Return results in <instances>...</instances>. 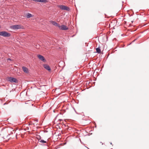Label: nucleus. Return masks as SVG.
<instances>
[{"mask_svg":"<svg viewBox=\"0 0 149 149\" xmlns=\"http://www.w3.org/2000/svg\"><path fill=\"white\" fill-rule=\"evenodd\" d=\"M0 36L4 37H9L10 36L11 34L5 31H0Z\"/></svg>","mask_w":149,"mask_h":149,"instance_id":"obj_1","label":"nucleus"},{"mask_svg":"<svg viewBox=\"0 0 149 149\" xmlns=\"http://www.w3.org/2000/svg\"><path fill=\"white\" fill-rule=\"evenodd\" d=\"M7 80L10 82L12 83H17L18 81L17 79L12 77H8L7 78Z\"/></svg>","mask_w":149,"mask_h":149,"instance_id":"obj_2","label":"nucleus"},{"mask_svg":"<svg viewBox=\"0 0 149 149\" xmlns=\"http://www.w3.org/2000/svg\"><path fill=\"white\" fill-rule=\"evenodd\" d=\"M59 8L62 10L69 11L70 9L69 7L64 5H60L59 6Z\"/></svg>","mask_w":149,"mask_h":149,"instance_id":"obj_3","label":"nucleus"},{"mask_svg":"<svg viewBox=\"0 0 149 149\" xmlns=\"http://www.w3.org/2000/svg\"><path fill=\"white\" fill-rule=\"evenodd\" d=\"M11 27L13 29H21L22 26L20 25H15L12 26Z\"/></svg>","mask_w":149,"mask_h":149,"instance_id":"obj_4","label":"nucleus"},{"mask_svg":"<svg viewBox=\"0 0 149 149\" xmlns=\"http://www.w3.org/2000/svg\"><path fill=\"white\" fill-rule=\"evenodd\" d=\"M58 28H59L61 30H67L68 29L66 26L63 24L61 26H60L59 25Z\"/></svg>","mask_w":149,"mask_h":149,"instance_id":"obj_5","label":"nucleus"},{"mask_svg":"<svg viewBox=\"0 0 149 149\" xmlns=\"http://www.w3.org/2000/svg\"><path fill=\"white\" fill-rule=\"evenodd\" d=\"M38 58L41 61L45 62L46 61V60L43 56L40 54L37 55Z\"/></svg>","mask_w":149,"mask_h":149,"instance_id":"obj_6","label":"nucleus"},{"mask_svg":"<svg viewBox=\"0 0 149 149\" xmlns=\"http://www.w3.org/2000/svg\"><path fill=\"white\" fill-rule=\"evenodd\" d=\"M44 68L48 71H50L51 70V68L49 65L47 64H44L43 65Z\"/></svg>","mask_w":149,"mask_h":149,"instance_id":"obj_7","label":"nucleus"},{"mask_svg":"<svg viewBox=\"0 0 149 149\" xmlns=\"http://www.w3.org/2000/svg\"><path fill=\"white\" fill-rule=\"evenodd\" d=\"M50 22L52 24L54 25L57 26L58 27L59 24L56 22L53 21H50Z\"/></svg>","mask_w":149,"mask_h":149,"instance_id":"obj_8","label":"nucleus"},{"mask_svg":"<svg viewBox=\"0 0 149 149\" xmlns=\"http://www.w3.org/2000/svg\"><path fill=\"white\" fill-rule=\"evenodd\" d=\"M22 69L23 71L24 72L27 73L28 72V69L26 67H25L24 66H23L22 67Z\"/></svg>","mask_w":149,"mask_h":149,"instance_id":"obj_9","label":"nucleus"},{"mask_svg":"<svg viewBox=\"0 0 149 149\" xmlns=\"http://www.w3.org/2000/svg\"><path fill=\"white\" fill-rule=\"evenodd\" d=\"M33 1L37 2L44 3H46L47 1L46 0H33Z\"/></svg>","mask_w":149,"mask_h":149,"instance_id":"obj_10","label":"nucleus"},{"mask_svg":"<svg viewBox=\"0 0 149 149\" xmlns=\"http://www.w3.org/2000/svg\"><path fill=\"white\" fill-rule=\"evenodd\" d=\"M33 17V15L29 13H27L26 14V17L27 18H29Z\"/></svg>","mask_w":149,"mask_h":149,"instance_id":"obj_11","label":"nucleus"},{"mask_svg":"<svg viewBox=\"0 0 149 149\" xmlns=\"http://www.w3.org/2000/svg\"><path fill=\"white\" fill-rule=\"evenodd\" d=\"M96 49L97 53L98 54H100L101 53V51L100 47H98L96 48Z\"/></svg>","mask_w":149,"mask_h":149,"instance_id":"obj_12","label":"nucleus"},{"mask_svg":"<svg viewBox=\"0 0 149 149\" xmlns=\"http://www.w3.org/2000/svg\"><path fill=\"white\" fill-rule=\"evenodd\" d=\"M39 142L41 143H46L47 141H45L43 140H40V141H39Z\"/></svg>","mask_w":149,"mask_h":149,"instance_id":"obj_13","label":"nucleus"},{"mask_svg":"<svg viewBox=\"0 0 149 149\" xmlns=\"http://www.w3.org/2000/svg\"><path fill=\"white\" fill-rule=\"evenodd\" d=\"M40 138H41V137L40 136H38V137H37V139L39 141H40Z\"/></svg>","mask_w":149,"mask_h":149,"instance_id":"obj_14","label":"nucleus"},{"mask_svg":"<svg viewBox=\"0 0 149 149\" xmlns=\"http://www.w3.org/2000/svg\"><path fill=\"white\" fill-rule=\"evenodd\" d=\"M8 60L11 61V60L10 58H8Z\"/></svg>","mask_w":149,"mask_h":149,"instance_id":"obj_15","label":"nucleus"},{"mask_svg":"<svg viewBox=\"0 0 149 149\" xmlns=\"http://www.w3.org/2000/svg\"><path fill=\"white\" fill-rule=\"evenodd\" d=\"M136 40V39L134 40H133V41L132 42H134Z\"/></svg>","mask_w":149,"mask_h":149,"instance_id":"obj_16","label":"nucleus"},{"mask_svg":"<svg viewBox=\"0 0 149 149\" xmlns=\"http://www.w3.org/2000/svg\"><path fill=\"white\" fill-rule=\"evenodd\" d=\"M25 95H26V96H27V93H26V94H25Z\"/></svg>","mask_w":149,"mask_h":149,"instance_id":"obj_17","label":"nucleus"},{"mask_svg":"<svg viewBox=\"0 0 149 149\" xmlns=\"http://www.w3.org/2000/svg\"><path fill=\"white\" fill-rule=\"evenodd\" d=\"M133 22V21H132V23Z\"/></svg>","mask_w":149,"mask_h":149,"instance_id":"obj_18","label":"nucleus"},{"mask_svg":"<svg viewBox=\"0 0 149 149\" xmlns=\"http://www.w3.org/2000/svg\"><path fill=\"white\" fill-rule=\"evenodd\" d=\"M6 104V103H4V105L5 104Z\"/></svg>","mask_w":149,"mask_h":149,"instance_id":"obj_19","label":"nucleus"},{"mask_svg":"<svg viewBox=\"0 0 149 149\" xmlns=\"http://www.w3.org/2000/svg\"><path fill=\"white\" fill-rule=\"evenodd\" d=\"M77 93H79V92H77Z\"/></svg>","mask_w":149,"mask_h":149,"instance_id":"obj_20","label":"nucleus"},{"mask_svg":"<svg viewBox=\"0 0 149 149\" xmlns=\"http://www.w3.org/2000/svg\"><path fill=\"white\" fill-rule=\"evenodd\" d=\"M21 94H20V96H21Z\"/></svg>","mask_w":149,"mask_h":149,"instance_id":"obj_21","label":"nucleus"},{"mask_svg":"<svg viewBox=\"0 0 149 149\" xmlns=\"http://www.w3.org/2000/svg\"><path fill=\"white\" fill-rule=\"evenodd\" d=\"M111 144H112V143H111Z\"/></svg>","mask_w":149,"mask_h":149,"instance_id":"obj_22","label":"nucleus"}]
</instances>
